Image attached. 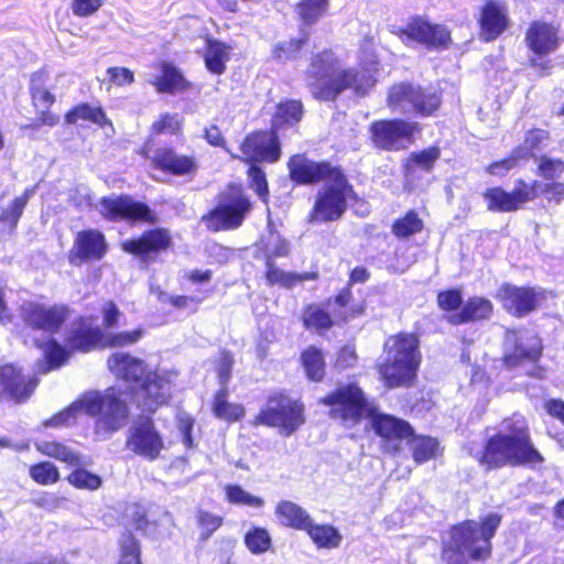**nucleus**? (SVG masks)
<instances>
[{
  "mask_svg": "<svg viewBox=\"0 0 564 564\" xmlns=\"http://www.w3.org/2000/svg\"><path fill=\"white\" fill-rule=\"evenodd\" d=\"M107 365L110 372L122 381L129 391L110 387L104 392H86L68 408L45 421L44 425L47 427L69 425L76 421L78 414L86 413L98 417L95 433L100 437L106 438L123 427L129 416L127 401L147 376L148 366L143 359L122 351L110 355Z\"/></svg>",
  "mask_w": 564,
  "mask_h": 564,
  "instance_id": "1",
  "label": "nucleus"
},
{
  "mask_svg": "<svg viewBox=\"0 0 564 564\" xmlns=\"http://www.w3.org/2000/svg\"><path fill=\"white\" fill-rule=\"evenodd\" d=\"M362 54L360 72L343 69L339 59L330 51L316 55L307 70L312 95L321 100H333L345 89L366 95L375 85L373 73L378 62L371 50H365Z\"/></svg>",
  "mask_w": 564,
  "mask_h": 564,
  "instance_id": "2",
  "label": "nucleus"
},
{
  "mask_svg": "<svg viewBox=\"0 0 564 564\" xmlns=\"http://www.w3.org/2000/svg\"><path fill=\"white\" fill-rule=\"evenodd\" d=\"M478 462L486 468H500L507 465L535 467L541 465L544 458L531 442L525 419L514 414L501 422L498 433L486 443Z\"/></svg>",
  "mask_w": 564,
  "mask_h": 564,
  "instance_id": "3",
  "label": "nucleus"
},
{
  "mask_svg": "<svg viewBox=\"0 0 564 564\" xmlns=\"http://www.w3.org/2000/svg\"><path fill=\"white\" fill-rule=\"evenodd\" d=\"M501 517L489 513L480 524L467 521L451 531V540L443 550V558L447 564H468V560L476 561L489 557L491 553L490 540L500 525Z\"/></svg>",
  "mask_w": 564,
  "mask_h": 564,
  "instance_id": "4",
  "label": "nucleus"
},
{
  "mask_svg": "<svg viewBox=\"0 0 564 564\" xmlns=\"http://www.w3.org/2000/svg\"><path fill=\"white\" fill-rule=\"evenodd\" d=\"M420 364L421 352L417 336L399 333L386 339L383 360L379 365V372L388 387L410 384L416 377Z\"/></svg>",
  "mask_w": 564,
  "mask_h": 564,
  "instance_id": "5",
  "label": "nucleus"
},
{
  "mask_svg": "<svg viewBox=\"0 0 564 564\" xmlns=\"http://www.w3.org/2000/svg\"><path fill=\"white\" fill-rule=\"evenodd\" d=\"M143 335L141 328L130 332H119L102 335L99 327L95 325L93 317H82L72 324L67 335L68 346L78 351H89L98 345L104 347H124L138 343Z\"/></svg>",
  "mask_w": 564,
  "mask_h": 564,
  "instance_id": "6",
  "label": "nucleus"
},
{
  "mask_svg": "<svg viewBox=\"0 0 564 564\" xmlns=\"http://www.w3.org/2000/svg\"><path fill=\"white\" fill-rule=\"evenodd\" d=\"M250 208L242 188L229 186L219 195L216 207L203 217V223L214 231L236 229L242 225Z\"/></svg>",
  "mask_w": 564,
  "mask_h": 564,
  "instance_id": "7",
  "label": "nucleus"
},
{
  "mask_svg": "<svg viewBox=\"0 0 564 564\" xmlns=\"http://www.w3.org/2000/svg\"><path fill=\"white\" fill-rule=\"evenodd\" d=\"M329 408V416L347 426L356 425L362 417L371 414L364 392L354 383L344 384L328 393L321 401Z\"/></svg>",
  "mask_w": 564,
  "mask_h": 564,
  "instance_id": "8",
  "label": "nucleus"
},
{
  "mask_svg": "<svg viewBox=\"0 0 564 564\" xmlns=\"http://www.w3.org/2000/svg\"><path fill=\"white\" fill-rule=\"evenodd\" d=\"M352 188L345 175L333 174V178L318 191L311 214L312 221L327 223L338 220L347 208V199Z\"/></svg>",
  "mask_w": 564,
  "mask_h": 564,
  "instance_id": "9",
  "label": "nucleus"
},
{
  "mask_svg": "<svg viewBox=\"0 0 564 564\" xmlns=\"http://www.w3.org/2000/svg\"><path fill=\"white\" fill-rule=\"evenodd\" d=\"M303 423L302 404L285 395H274L268 400L253 424L279 427L282 434L290 435Z\"/></svg>",
  "mask_w": 564,
  "mask_h": 564,
  "instance_id": "10",
  "label": "nucleus"
},
{
  "mask_svg": "<svg viewBox=\"0 0 564 564\" xmlns=\"http://www.w3.org/2000/svg\"><path fill=\"white\" fill-rule=\"evenodd\" d=\"M176 377L177 373L173 370L149 371L130 399L139 408L154 411L169 402Z\"/></svg>",
  "mask_w": 564,
  "mask_h": 564,
  "instance_id": "11",
  "label": "nucleus"
},
{
  "mask_svg": "<svg viewBox=\"0 0 564 564\" xmlns=\"http://www.w3.org/2000/svg\"><path fill=\"white\" fill-rule=\"evenodd\" d=\"M441 104L437 94L422 91L419 87L409 84H398L391 87L388 96V105L393 111L406 113L416 111L422 116H429Z\"/></svg>",
  "mask_w": 564,
  "mask_h": 564,
  "instance_id": "12",
  "label": "nucleus"
},
{
  "mask_svg": "<svg viewBox=\"0 0 564 564\" xmlns=\"http://www.w3.org/2000/svg\"><path fill=\"white\" fill-rule=\"evenodd\" d=\"M540 186L539 181L527 183L523 180H517L511 192H506L502 187H491L484 193V198L489 210L498 213L516 212L524 204L539 197Z\"/></svg>",
  "mask_w": 564,
  "mask_h": 564,
  "instance_id": "13",
  "label": "nucleus"
},
{
  "mask_svg": "<svg viewBox=\"0 0 564 564\" xmlns=\"http://www.w3.org/2000/svg\"><path fill=\"white\" fill-rule=\"evenodd\" d=\"M419 124L403 120H379L371 124V139L376 147L398 151L413 142Z\"/></svg>",
  "mask_w": 564,
  "mask_h": 564,
  "instance_id": "14",
  "label": "nucleus"
},
{
  "mask_svg": "<svg viewBox=\"0 0 564 564\" xmlns=\"http://www.w3.org/2000/svg\"><path fill=\"white\" fill-rule=\"evenodd\" d=\"M126 447L138 456L154 460L164 448V442L152 420L142 417L129 427Z\"/></svg>",
  "mask_w": 564,
  "mask_h": 564,
  "instance_id": "15",
  "label": "nucleus"
},
{
  "mask_svg": "<svg viewBox=\"0 0 564 564\" xmlns=\"http://www.w3.org/2000/svg\"><path fill=\"white\" fill-rule=\"evenodd\" d=\"M541 351V341L535 336L527 332L507 330L503 362L508 368H516L524 362L533 364Z\"/></svg>",
  "mask_w": 564,
  "mask_h": 564,
  "instance_id": "16",
  "label": "nucleus"
},
{
  "mask_svg": "<svg viewBox=\"0 0 564 564\" xmlns=\"http://www.w3.org/2000/svg\"><path fill=\"white\" fill-rule=\"evenodd\" d=\"M20 315L30 327L54 333L67 318V308L62 305L44 306L36 302H25L21 305Z\"/></svg>",
  "mask_w": 564,
  "mask_h": 564,
  "instance_id": "17",
  "label": "nucleus"
},
{
  "mask_svg": "<svg viewBox=\"0 0 564 564\" xmlns=\"http://www.w3.org/2000/svg\"><path fill=\"white\" fill-rule=\"evenodd\" d=\"M240 152L246 162H275L280 158L278 137L273 132H253L245 138Z\"/></svg>",
  "mask_w": 564,
  "mask_h": 564,
  "instance_id": "18",
  "label": "nucleus"
},
{
  "mask_svg": "<svg viewBox=\"0 0 564 564\" xmlns=\"http://www.w3.org/2000/svg\"><path fill=\"white\" fill-rule=\"evenodd\" d=\"M105 236L96 229L79 231L69 251V261L75 265L84 262L98 261L107 253Z\"/></svg>",
  "mask_w": 564,
  "mask_h": 564,
  "instance_id": "19",
  "label": "nucleus"
},
{
  "mask_svg": "<svg viewBox=\"0 0 564 564\" xmlns=\"http://www.w3.org/2000/svg\"><path fill=\"white\" fill-rule=\"evenodd\" d=\"M290 176L300 184H313L321 181L325 183L333 178V174L340 173L337 167L326 162H314L303 155H294L289 161Z\"/></svg>",
  "mask_w": 564,
  "mask_h": 564,
  "instance_id": "20",
  "label": "nucleus"
},
{
  "mask_svg": "<svg viewBox=\"0 0 564 564\" xmlns=\"http://www.w3.org/2000/svg\"><path fill=\"white\" fill-rule=\"evenodd\" d=\"M99 213L110 219L150 220L151 210L142 204L135 203L129 197H105L97 206Z\"/></svg>",
  "mask_w": 564,
  "mask_h": 564,
  "instance_id": "21",
  "label": "nucleus"
},
{
  "mask_svg": "<svg viewBox=\"0 0 564 564\" xmlns=\"http://www.w3.org/2000/svg\"><path fill=\"white\" fill-rule=\"evenodd\" d=\"M372 427L383 438L386 448L390 452H399L401 442L412 436L411 426L405 421L392 415H373Z\"/></svg>",
  "mask_w": 564,
  "mask_h": 564,
  "instance_id": "22",
  "label": "nucleus"
},
{
  "mask_svg": "<svg viewBox=\"0 0 564 564\" xmlns=\"http://www.w3.org/2000/svg\"><path fill=\"white\" fill-rule=\"evenodd\" d=\"M509 25L508 11L503 3L487 0L479 14L480 37L486 41L497 39Z\"/></svg>",
  "mask_w": 564,
  "mask_h": 564,
  "instance_id": "23",
  "label": "nucleus"
},
{
  "mask_svg": "<svg viewBox=\"0 0 564 564\" xmlns=\"http://www.w3.org/2000/svg\"><path fill=\"white\" fill-rule=\"evenodd\" d=\"M498 297L502 306L517 316H523L538 306L540 294L531 288L505 285L499 290Z\"/></svg>",
  "mask_w": 564,
  "mask_h": 564,
  "instance_id": "24",
  "label": "nucleus"
},
{
  "mask_svg": "<svg viewBox=\"0 0 564 564\" xmlns=\"http://www.w3.org/2000/svg\"><path fill=\"white\" fill-rule=\"evenodd\" d=\"M37 386L34 378H25L13 365L0 368V394L15 401L28 399Z\"/></svg>",
  "mask_w": 564,
  "mask_h": 564,
  "instance_id": "25",
  "label": "nucleus"
},
{
  "mask_svg": "<svg viewBox=\"0 0 564 564\" xmlns=\"http://www.w3.org/2000/svg\"><path fill=\"white\" fill-rule=\"evenodd\" d=\"M558 29L553 24L535 21L525 33V43L538 56L553 53L560 45Z\"/></svg>",
  "mask_w": 564,
  "mask_h": 564,
  "instance_id": "26",
  "label": "nucleus"
},
{
  "mask_svg": "<svg viewBox=\"0 0 564 564\" xmlns=\"http://www.w3.org/2000/svg\"><path fill=\"white\" fill-rule=\"evenodd\" d=\"M149 158L156 167L177 176H192L198 170L195 156L181 155L167 148L155 149Z\"/></svg>",
  "mask_w": 564,
  "mask_h": 564,
  "instance_id": "27",
  "label": "nucleus"
},
{
  "mask_svg": "<svg viewBox=\"0 0 564 564\" xmlns=\"http://www.w3.org/2000/svg\"><path fill=\"white\" fill-rule=\"evenodd\" d=\"M403 33L415 42L431 46H446L451 40L449 31L438 24H430L422 19H413Z\"/></svg>",
  "mask_w": 564,
  "mask_h": 564,
  "instance_id": "28",
  "label": "nucleus"
},
{
  "mask_svg": "<svg viewBox=\"0 0 564 564\" xmlns=\"http://www.w3.org/2000/svg\"><path fill=\"white\" fill-rule=\"evenodd\" d=\"M171 237L166 230L156 229L145 232L139 239H130L122 242L126 252L140 257L149 256L152 252L165 250L170 247Z\"/></svg>",
  "mask_w": 564,
  "mask_h": 564,
  "instance_id": "29",
  "label": "nucleus"
},
{
  "mask_svg": "<svg viewBox=\"0 0 564 564\" xmlns=\"http://www.w3.org/2000/svg\"><path fill=\"white\" fill-rule=\"evenodd\" d=\"M159 69L161 75H156L151 79V84L159 93L175 94L188 88V83L173 64L161 62Z\"/></svg>",
  "mask_w": 564,
  "mask_h": 564,
  "instance_id": "30",
  "label": "nucleus"
},
{
  "mask_svg": "<svg viewBox=\"0 0 564 564\" xmlns=\"http://www.w3.org/2000/svg\"><path fill=\"white\" fill-rule=\"evenodd\" d=\"M275 516L282 525L303 531L312 520L301 506L290 500H282L276 505Z\"/></svg>",
  "mask_w": 564,
  "mask_h": 564,
  "instance_id": "31",
  "label": "nucleus"
},
{
  "mask_svg": "<svg viewBox=\"0 0 564 564\" xmlns=\"http://www.w3.org/2000/svg\"><path fill=\"white\" fill-rule=\"evenodd\" d=\"M35 447L41 454L63 462L68 466L78 467L85 465L83 455L64 444L41 441L35 443Z\"/></svg>",
  "mask_w": 564,
  "mask_h": 564,
  "instance_id": "32",
  "label": "nucleus"
},
{
  "mask_svg": "<svg viewBox=\"0 0 564 564\" xmlns=\"http://www.w3.org/2000/svg\"><path fill=\"white\" fill-rule=\"evenodd\" d=\"M492 313L490 301L484 297L470 299L463 308L460 314L449 316L453 324H460L468 321H479L488 318Z\"/></svg>",
  "mask_w": 564,
  "mask_h": 564,
  "instance_id": "33",
  "label": "nucleus"
},
{
  "mask_svg": "<svg viewBox=\"0 0 564 564\" xmlns=\"http://www.w3.org/2000/svg\"><path fill=\"white\" fill-rule=\"evenodd\" d=\"M305 531L319 549H336L343 540L336 528L328 524H314L313 520H311Z\"/></svg>",
  "mask_w": 564,
  "mask_h": 564,
  "instance_id": "34",
  "label": "nucleus"
},
{
  "mask_svg": "<svg viewBox=\"0 0 564 564\" xmlns=\"http://www.w3.org/2000/svg\"><path fill=\"white\" fill-rule=\"evenodd\" d=\"M231 47L216 40L207 41L205 52V64L208 70L220 75L226 69V63L229 59Z\"/></svg>",
  "mask_w": 564,
  "mask_h": 564,
  "instance_id": "35",
  "label": "nucleus"
},
{
  "mask_svg": "<svg viewBox=\"0 0 564 564\" xmlns=\"http://www.w3.org/2000/svg\"><path fill=\"white\" fill-rule=\"evenodd\" d=\"M32 99L35 108L41 113V122L45 126H55L59 118L58 116L48 112V108L54 104V96L44 87L35 84V78L32 79Z\"/></svg>",
  "mask_w": 564,
  "mask_h": 564,
  "instance_id": "36",
  "label": "nucleus"
},
{
  "mask_svg": "<svg viewBox=\"0 0 564 564\" xmlns=\"http://www.w3.org/2000/svg\"><path fill=\"white\" fill-rule=\"evenodd\" d=\"M227 394V389L224 388L215 395L213 412L216 417L231 423L243 417L246 411L242 404L229 402Z\"/></svg>",
  "mask_w": 564,
  "mask_h": 564,
  "instance_id": "37",
  "label": "nucleus"
},
{
  "mask_svg": "<svg viewBox=\"0 0 564 564\" xmlns=\"http://www.w3.org/2000/svg\"><path fill=\"white\" fill-rule=\"evenodd\" d=\"M34 193L33 188L26 189L21 196L14 198L1 197L0 198V220L8 221L14 227L21 217L23 209Z\"/></svg>",
  "mask_w": 564,
  "mask_h": 564,
  "instance_id": "38",
  "label": "nucleus"
},
{
  "mask_svg": "<svg viewBox=\"0 0 564 564\" xmlns=\"http://www.w3.org/2000/svg\"><path fill=\"white\" fill-rule=\"evenodd\" d=\"M65 120L69 124L76 123L78 120H89L100 127L110 126L111 122L106 117L100 107H91L82 104L66 113Z\"/></svg>",
  "mask_w": 564,
  "mask_h": 564,
  "instance_id": "39",
  "label": "nucleus"
},
{
  "mask_svg": "<svg viewBox=\"0 0 564 564\" xmlns=\"http://www.w3.org/2000/svg\"><path fill=\"white\" fill-rule=\"evenodd\" d=\"M243 543L253 555H261L272 547V538L265 528L252 527L243 535Z\"/></svg>",
  "mask_w": 564,
  "mask_h": 564,
  "instance_id": "40",
  "label": "nucleus"
},
{
  "mask_svg": "<svg viewBox=\"0 0 564 564\" xmlns=\"http://www.w3.org/2000/svg\"><path fill=\"white\" fill-rule=\"evenodd\" d=\"M117 564H142L138 540L129 532L122 533L118 541Z\"/></svg>",
  "mask_w": 564,
  "mask_h": 564,
  "instance_id": "41",
  "label": "nucleus"
},
{
  "mask_svg": "<svg viewBox=\"0 0 564 564\" xmlns=\"http://www.w3.org/2000/svg\"><path fill=\"white\" fill-rule=\"evenodd\" d=\"M409 442L411 444L413 459L417 464L432 459L440 453V444L433 437L412 435Z\"/></svg>",
  "mask_w": 564,
  "mask_h": 564,
  "instance_id": "42",
  "label": "nucleus"
},
{
  "mask_svg": "<svg viewBox=\"0 0 564 564\" xmlns=\"http://www.w3.org/2000/svg\"><path fill=\"white\" fill-rule=\"evenodd\" d=\"M265 279L270 285L279 284L284 288H291L299 282L315 279V274L313 273L296 274L286 272L276 268L274 263L265 264Z\"/></svg>",
  "mask_w": 564,
  "mask_h": 564,
  "instance_id": "43",
  "label": "nucleus"
},
{
  "mask_svg": "<svg viewBox=\"0 0 564 564\" xmlns=\"http://www.w3.org/2000/svg\"><path fill=\"white\" fill-rule=\"evenodd\" d=\"M349 301L350 292L343 291L334 299L333 302H328V306L334 315V318L347 321L364 313L362 304L349 306Z\"/></svg>",
  "mask_w": 564,
  "mask_h": 564,
  "instance_id": "44",
  "label": "nucleus"
},
{
  "mask_svg": "<svg viewBox=\"0 0 564 564\" xmlns=\"http://www.w3.org/2000/svg\"><path fill=\"white\" fill-rule=\"evenodd\" d=\"M260 250L263 253L265 264L274 263L276 258L289 254V243L275 232H269L261 242Z\"/></svg>",
  "mask_w": 564,
  "mask_h": 564,
  "instance_id": "45",
  "label": "nucleus"
},
{
  "mask_svg": "<svg viewBox=\"0 0 564 564\" xmlns=\"http://www.w3.org/2000/svg\"><path fill=\"white\" fill-rule=\"evenodd\" d=\"M302 364L310 380L321 381L324 378L325 361L321 350L317 348H307L302 354Z\"/></svg>",
  "mask_w": 564,
  "mask_h": 564,
  "instance_id": "46",
  "label": "nucleus"
},
{
  "mask_svg": "<svg viewBox=\"0 0 564 564\" xmlns=\"http://www.w3.org/2000/svg\"><path fill=\"white\" fill-rule=\"evenodd\" d=\"M302 321L307 329L322 332L329 329L334 322L329 314L317 305H310L303 313Z\"/></svg>",
  "mask_w": 564,
  "mask_h": 564,
  "instance_id": "47",
  "label": "nucleus"
},
{
  "mask_svg": "<svg viewBox=\"0 0 564 564\" xmlns=\"http://www.w3.org/2000/svg\"><path fill=\"white\" fill-rule=\"evenodd\" d=\"M225 495L227 501L232 505L246 506L254 509H260L264 506V500L261 497L253 496L239 485H227L225 487Z\"/></svg>",
  "mask_w": 564,
  "mask_h": 564,
  "instance_id": "48",
  "label": "nucleus"
},
{
  "mask_svg": "<svg viewBox=\"0 0 564 564\" xmlns=\"http://www.w3.org/2000/svg\"><path fill=\"white\" fill-rule=\"evenodd\" d=\"M302 117V104L297 100H289L281 102L278 106L276 113L274 116L273 126L275 129L281 128L283 124L293 126L301 120Z\"/></svg>",
  "mask_w": 564,
  "mask_h": 564,
  "instance_id": "49",
  "label": "nucleus"
},
{
  "mask_svg": "<svg viewBox=\"0 0 564 564\" xmlns=\"http://www.w3.org/2000/svg\"><path fill=\"white\" fill-rule=\"evenodd\" d=\"M37 345L42 349L46 362L42 372L59 368L68 357L67 351L54 340Z\"/></svg>",
  "mask_w": 564,
  "mask_h": 564,
  "instance_id": "50",
  "label": "nucleus"
},
{
  "mask_svg": "<svg viewBox=\"0 0 564 564\" xmlns=\"http://www.w3.org/2000/svg\"><path fill=\"white\" fill-rule=\"evenodd\" d=\"M549 134L545 130L534 129L528 131L525 139L523 141V145L514 149L516 155L521 158L522 160H528L533 155L534 151L540 150L541 147L547 140Z\"/></svg>",
  "mask_w": 564,
  "mask_h": 564,
  "instance_id": "51",
  "label": "nucleus"
},
{
  "mask_svg": "<svg viewBox=\"0 0 564 564\" xmlns=\"http://www.w3.org/2000/svg\"><path fill=\"white\" fill-rule=\"evenodd\" d=\"M67 481L75 488L85 490H97L102 485V480L98 475L80 468V466L68 475Z\"/></svg>",
  "mask_w": 564,
  "mask_h": 564,
  "instance_id": "52",
  "label": "nucleus"
},
{
  "mask_svg": "<svg viewBox=\"0 0 564 564\" xmlns=\"http://www.w3.org/2000/svg\"><path fill=\"white\" fill-rule=\"evenodd\" d=\"M29 474L36 484L43 486L52 485L59 480L57 467L50 462L32 465L29 469Z\"/></svg>",
  "mask_w": 564,
  "mask_h": 564,
  "instance_id": "53",
  "label": "nucleus"
},
{
  "mask_svg": "<svg viewBox=\"0 0 564 564\" xmlns=\"http://www.w3.org/2000/svg\"><path fill=\"white\" fill-rule=\"evenodd\" d=\"M328 9V0H301L299 12L306 23L316 22Z\"/></svg>",
  "mask_w": 564,
  "mask_h": 564,
  "instance_id": "54",
  "label": "nucleus"
},
{
  "mask_svg": "<svg viewBox=\"0 0 564 564\" xmlns=\"http://www.w3.org/2000/svg\"><path fill=\"white\" fill-rule=\"evenodd\" d=\"M422 228L423 221L414 212H409L393 224L392 230L395 236L404 238L421 231Z\"/></svg>",
  "mask_w": 564,
  "mask_h": 564,
  "instance_id": "55",
  "label": "nucleus"
},
{
  "mask_svg": "<svg viewBox=\"0 0 564 564\" xmlns=\"http://www.w3.org/2000/svg\"><path fill=\"white\" fill-rule=\"evenodd\" d=\"M182 120L177 113H164L153 122L152 131L156 134H174L181 130Z\"/></svg>",
  "mask_w": 564,
  "mask_h": 564,
  "instance_id": "56",
  "label": "nucleus"
},
{
  "mask_svg": "<svg viewBox=\"0 0 564 564\" xmlns=\"http://www.w3.org/2000/svg\"><path fill=\"white\" fill-rule=\"evenodd\" d=\"M564 172V161L541 156L539 160V173L546 180L560 177Z\"/></svg>",
  "mask_w": 564,
  "mask_h": 564,
  "instance_id": "57",
  "label": "nucleus"
},
{
  "mask_svg": "<svg viewBox=\"0 0 564 564\" xmlns=\"http://www.w3.org/2000/svg\"><path fill=\"white\" fill-rule=\"evenodd\" d=\"M440 158V149L432 147L421 152H413L409 158V164L413 163L425 171H430Z\"/></svg>",
  "mask_w": 564,
  "mask_h": 564,
  "instance_id": "58",
  "label": "nucleus"
},
{
  "mask_svg": "<svg viewBox=\"0 0 564 564\" xmlns=\"http://www.w3.org/2000/svg\"><path fill=\"white\" fill-rule=\"evenodd\" d=\"M197 522L202 528V535L207 539L221 525L223 518L200 510L197 513Z\"/></svg>",
  "mask_w": 564,
  "mask_h": 564,
  "instance_id": "59",
  "label": "nucleus"
},
{
  "mask_svg": "<svg viewBox=\"0 0 564 564\" xmlns=\"http://www.w3.org/2000/svg\"><path fill=\"white\" fill-rule=\"evenodd\" d=\"M105 0H73L70 9L74 15L85 18L96 13Z\"/></svg>",
  "mask_w": 564,
  "mask_h": 564,
  "instance_id": "60",
  "label": "nucleus"
},
{
  "mask_svg": "<svg viewBox=\"0 0 564 564\" xmlns=\"http://www.w3.org/2000/svg\"><path fill=\"white\" fill-rule=\"evenodd\" d=\"M248 174L252 188L257 192L259 197L265 199L268 195V184L264 172L259 166L252 165L250 166Z\"/></svg>",
  "mask_w": 564,
  "mask_h": 564,
  "instance_id": "61",
  "label": "nucleus"
},
{
  "mask_svg": "<svg viewBox=\"0 0 564 564\" xmlns=\"http://www.w3.org/2000/svg\"><path fill=\"white\" fill-rule=\"evenodd\" d=\"M520 160L522 159L518 158V155H516V151L513 150L509 158L488 165L486 167V172L491 175L503 176L511 169H513Z\"/></svg>",
  "mask_w": 564,
  "mask_h": 564,
  "instance_id": "62",
  "label": "nucleus"
},
{
  "mask_svg": "<svg viewBox=\"0 0 564 564\" xmlns=\"http://www.w3.org/2000/svg\"><path fill=\"white\" fill-rule=\"evenodd\" d=\"M301 40H289L280 42L274 48V56L278 59H289L297 53L302 46Z\"/></svg>",
  "mask_w": 564,
  "mask_h": 564,
  "instance_id": "63",
  "label": "nucleus"
},
{
  "mask_svg": "<svg viewBox=\"0 0 564 564\" xmlns=\"http://www.w3.org/2000/svg\"><path fill=\"white\" fill-rule=\"evenodd\" d=\"M541 193L545 195V198L549 202L558 204L564 199V184L557 182L544 185L541 184L539 188V195Z\"/></svg>",
  "mask_w": 564,
  "mask_h": 564,
  "instance_id": "64",
  "label": "nucleus"
}]
</instances>
